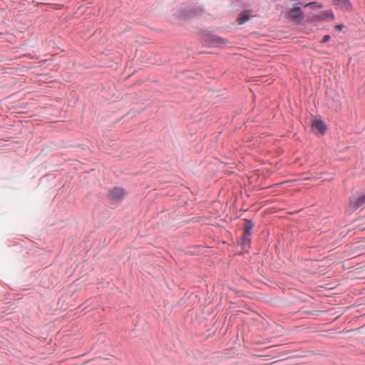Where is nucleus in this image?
<instances>
[{"label": "nucleus", "instance_id": "f257e3e1", "mask_svg": "<svg viewBox=\"0 0 365 365\" xmlns=\"http://www.w3.org/2000/svg\"><path fill=\"white\" fill-rule=\"evenodd\" d=\"M289 19L299 23L304 18V12L300 7L294 6L288 12Z\"/></svg>", "mask_w": 365, "mask_h": 365}, {"label": "nucleus", "instance_id": "f03ea898", "mask_svg": "<svg viewBox=\"0 0 365 365\" xmlns=\"http://www.w3.org/2000/svg\"><path fill=\"white\" fill-rule=\"evenodd\" d=\"M125 195V191L121 187H114L109 190L108 197L115 201H121Z\"/></svg>", "mask_w": 365, "mask_h": 365}, {"label": "nucleus", "instance_id": "7ed1b4c3", "mask_svg": "<svg viewBox=\"0 0 365 365\" xmlns=\"http://www.w3.org/2000/svg\"><path fill=\"white\" fill-rule=\"evenodd\" d=\"M335 5L339 6L345 11H351L352 5L349 0H333Z\"/></svg>", "mask_w": 365, "mask_h": 365}, {"label": "nucleus", "instance_id": "20e7f679", "mask_svg": "<svg viewBox=\"0 0 365 365\" xmlns=\"http://www.w3.org/2000/svg\"><path fill=\"white\" fill-rule=\"evenodd\" d=\"M365 203V194L359 196L356 200H350V206L353 210H356Z\"/></svg>", "mask_w": 365, "mask_h": 365}, {"label": "nucleus", "instance_id": "39448f33", "mask_svg": "<svg viewBox=\"0 0 365 365\" xmlns=\"http://www.w3.org/2000/svg\"><path fill=\"white\" fill-rule=\"evenodd\" d=\"M228 41L219 36H213L210 38V43L213 46H222L225 45Z\"/></svg>", "mask_w": 365, "mask_h": 365}, {"label": "nucleus", "instance_id": "423d86ee", "mask_svg": "<svg viewBox=\"0 0 365 365\" xmlns=\"http://www.w3.org/2000/svg\"><path fill=\"white\" fill-rule=\"evenodd\" d=\"M312 128L319 133L324 134L326 130V125L321 120H315L312 123Z\"/></svg>", "mask_w": 365, "mask_h": 365}, {"label": "nucleus", "instance_id": "0eeeda50", "mask_svg": "<svg viewBox=\"0 0 365 365\" xmlns=\"http://www.w3.org/2000/svg\"><path fill=\"white\" fill-rule=\"evenodd\" d=\"M329 18L331 19H334V14L331 11H322L318 16L315 17V19L324 20Z\"/></svg>", "mask_w": 365, "mask_h": 365}, {"label": "nucleus", "instance_id": "6e6552de", "mask_svg": "<svg viewBox=\"0 0 365 365\" xmlns=\"http://www.w3.org/2000/svg\"><path fill=\"white\" fill-rule=\"evenodd\" d=\"M252 227H253V225H252V222L250 220H246L245 221V224H244V232L247 233V235L248 233L251 234V230H252Z\"/></svg>", "mask_w": 365, "mask_h": 365}, {"label": "nucleus", "instance_id": "1a4fd4ad", "mask_svg": "<svg viewBox=\"0 0 365 365\" xmlns=\"http://www.w3.org/2000/svg\"><path fill=\"white\" fill-rule=\"evenodd\" d=\"M250 236H251V234H247V233H243L242 237H241V240H242V244L243 245H249L250 243V241H251V238H250Z\"/></svg>", "mask_w": 365, "mask_h": 365}, {"label": "nucleus", "instance_id": "9d476101", "mask_svg": "<svg viewBox=\"0 0 365 365\" xmlns=\"http://www.w3.org/2000/svg\"><path fill=\"white\" fill-rule=\"evenodd\" d=\"M249 19L248 16L247 14H242L238 19L239 24H245Z\"/></svg>", "mask_w": 365, "mask_h": 365}, {"label": "nucleus", "instance_id": "9b49d317", "mask_svg": "<svg viewBox=\"0 0 365 365\" xmlns=\"http://www.w3.org/2000/svg\"><path fill=\"white\" fill-rule=\"evenodd\" d=\"M308 6H309L312 9H319L322 7V6L317 5V4L316 2H310L305 5V7H308Z\"/></svg>", "mask_w": 365, "mask_h": 365}, {"label": "nucleus", "instance_id": "f8f14e48", "mask_svg": "<svg viewBox=\"0 0 365 365\" xmlns=\"http://www.w3.org/2000/svg\"><path fill=\"white\" fill-rule=\"evenodd\" d=\"M329 39H330V36H329V35H325V36L322 38V41H321V43H326V42H327L328 41H329Z\"/></svg>", "mask_w": 365, "mask_h": 365}, {"label": "nucleus", "instance_id": "ddd939ff", "mask_svg": "<svg viewBox=\"0 0 365 365\" xmlns=\"http://www.w3.org/2000/svg\"><path fill=\"white\" fill-rule=\"evenodd\" d=\"M336 28L337 29H339V30H341V28H342V26H341V25H337V26H336Z\"/></svg>", "mask_w": 365, "mask_h": 365}]
</instances>
